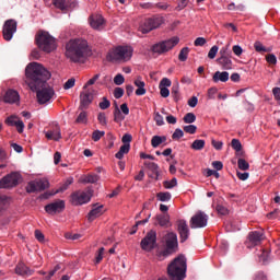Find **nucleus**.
I'll return each instance as SVG.
<instances>
[{"mask_svg":"<svg viewBox=\"0 0 280 280\" xmlns=\"http://www.w3.org/2000/svg\"><path fill=\"white\" fill-rule=\"evenodd\" d=\"M100 80V74H95L92 79H90L85 85L83 86V89H86L88 86H93V84H95L96 81Z\"/></svg>","mask_w":280,"mask_h":280,"instance_id":"obj_55","label":"nucleus"},{"mask_svg":"<svg viewBox=\"0 0 280 280\" xmlns=\"http://www.w3.org/2000/svg\"><path fill=\"white\" fill-rule=\"evenodd\" d=\"M54 5L65 12L69 8V2L67 0H54Z\"/></svg>","mask_w":280,"mask_h":280,"instance_id":"obj_32","label":"nucleus"},{"mask_svg":"<svg viewBox=\"0 0 280 280\" xmlns=\"http://www.w3.org/2000/svg\"><path fill=\"white\" fill-rule=\"evenodd\" d=\"M4 124H7V126H16V124H19V120H16V116H9L4 120Z\"/></svg>","mask_w":280,"mask_h":280,"instance_id":"obj_49","label":"nucleus"},{"mask_svg":"<svg viewBox=\"0 0 280 280\" xmlns=\"http://www.w3.org/2000/svg\"><path fill=\"white\" fill-rule=\"evenodd\" d=\"M156 199L160 200V202H170V200H172V194L170 191L158 192Z\"/></svg>","mask_w":280,"mask_h":280,"instance_id":"obj_31","label":"nucleus"},{"mask_svg":"<svg viewBox=\"0 0 280 280\" xmlns=\"http://www.w3.org/2000/svg\"><path fill=\"white\" fill-rule=\"evenodd\" d=\"M217 212L220 215H228L229 214V209H226V207L222 206V205H218L217 206Z\"/></svg>","mask_w":280,"mask_h":280,"instance_id":"obj_52","label":"nucleus"},{"mask_svg":"<svg viewBox=\"0 0 280 280\" xmlns=\"http://www.w3.org/2000/svg\"><path fill=\"white\" fill-rule=\"evenodd\" d=\"M217 62L226 71L233 69V60H231V57H219Z\"/></svg>","mask_w":280,"mask_h":280,"instance_id":"obj_23","label":"nucleus"},{"mask_svg":"<svg viewBox=\"0 0 280 280\" xmlns=\"http://www.w3.org/2000/svg\"><path fill=\"white\" fill-rule=\"evenodd\" d=\"M206 176H214L215 178H220V173L218 171H213L211 168L206 170Z\"/></svg>","mask_w":280,"mask_h":280,"instance_id":"obj_61","label":"nucleus"},{"mask_svg":"<svg viewBox=\"0 0 280 280\" xmlns=\"http://www.w3.org/2000/svg\"><path fill=\"white\" fill-rule=\"evenodd\" d=\"M46 139L50 141H60L62 133L60 132V126H55L52 129L45 132Z\"/></svg>","mask_w":280,"mask_h":280,"instance_id":"obj_19","label":"nucleus"},{"mask_svg":"<svg viewBox=\"0 0 280 280\" xmlns=\"http://www.w3.org/2000/svg\"><path fill=\"white\" fill-rule=\"evenodd\" d=\"M178 185V179L174 177L172 180H164L163 182V187L164 189H174Z\"/></svg>","mask_w":280,"mask_h":280,"instance_id":"obj_35","label":"nucleus"},{"mask_svg":"<svg viewBox=\"0 0 280 280\" xmlns=\"http://www.w3.org/2000/svg\"><path fill=\"white\" fill-rule=\"evenodd\" d=\"M97 119H98V124H101V126H106L108 124V120L106 119V114L105 113H100L97 115Z\"/></svg>","mask_w":280,"mask_h":280,"instance_id":"obj_50","label":"nucleus"},{"mask_svg":"<svg viewBox=\"0 0 280 280\" xmlns=\"http://www.w3.org/2000/svg\"><path fill=\"white\" fill-rule=\"evenodd\" d=\"M161 25H163V18L161 16L148 18L139 26V32H141L142 34H150L152 30H156L158 27H161Z\"/></svg>","mask_w":280,"mask_h":280,"instance_id":"obj_6","label":"nucleus"},{"mask_svg":"<svg viewBox=\"0 0 280 280\" xmlns=\"http://www.w3.org/2000/svg\"><path fill=\"white\" fill-rule=\"evenodd\" d=\"M114 97L116 100H121V97H124V89L122 88H116L114 90Z\"/></svg>","mask_w":280,"mask_h":280,"instance_id":"obj_53","label":"nucleus"},{"mask_svg":"<svg viewBox=\"0 0 280 280\" xmlns=\"http://www.w3.org/2000/svg\"><path fill=\"white\" fill-rule=\"evenodd\" d=\"M254 280H268V277L264 272L259 271L255 275Z\"/></svg>","mask_w":280,"mask_h":280,"instance_id":"obj_64","label":"nucleus"},{"mask_svg":"<svg viewBox=\"0 0 280 280\" xmlns=\"http://www.w3.org/2000/svg\"><path fill=\"white\" fill-rule=\"evenodd\" d=\"M74 86H75V79H74V78L69 79V80L63 84L65 91H69V89H73Z\"/></svg>","mask_w":280,"mask_h":280,"instance_id":"obj_47","label":"nucleus"},{"mask_svg":"<svg viewBox=\"0 0 280 280\" xmlns=\"http://www.w3.org/2000/svg\"><path fill=\"white\" fill-rule=\"evenodd\" d=\"M140 246L142 250H145L147 253L154 250V248L156 247V231H149L147 235L142 238Z\"/></svg>","mask_w":280,"mask_h":280,"instance_id":"obj_8","label":"nucleus"},{"mask_svg":"<svg viewBox=\"0 0 280 280\" xmlns=\"http://www.w3.org/2000/svg\"><path fill=\"white\" fill-rule=\"evenodd\" d=\"M184 124H194L196 121V114L187 113L183 118Z\"/></svg>","mask_w":280,"mask_h":280,"instance_id":"obj_39","label":"nucleus"},{"mask_svg":"<svg viewBox=\"0 0 280 280\" xmlns=\"http://www.w3.org/2000/svg\"><path fill=\"white\" fill-rule=\"evenodd\" d=\"M272 93H273L275 100H277V102L280 106V88H273Z\"/></svg>","mask_w":280,"mask_h":280,"instance_id":"obj_62","label":"nucleus"},{"mask_svg":"<svg viewBox=\"0 0 280 280\" xmlns=\"http://www.w3.org/2000/svg\"><path fill=\"white\" fill-rule=\"evenodd\" d=\"M161 97H170V89L167 88H159Z\"/></svg>","mask_w":280,"mask_h":280,"instance_id":"obj_63","label":"nucleus"},{"mask_svg":"<svg viewBox=\"0 0 280 280\" xmlns=\"http://www.w3.org/2000/svg\"><path fill=\"white\" fill-rule=\"evenodd\" d=\"M81 105L80 108H86L91 102H93V94L91 92H82L80 95Z\"/></svg>","mask_w":280,"mask_h":280,"instance_id":"obj_24","label":"nucleus"},{"mask_svg":"<svg viewBox=\"0 0 280 280\" xmlns=\"http://www.w3.org/2000/svg\"><path fill=\"white\" fill-rule=\"evenodd\" d=\"M172 95H173V97H174V100H178V97H179V88H178V84H176V85H173V88H172Z\"/></svg>","mask_w":280,"mask_h":280,"instance_id":"obj_60","label":"nucleus"},{"mask_svg":"<svg viewBox=\"0 0 280 280\" xmlns=\"http://www.w3.org/2000/svg\"><path fill=\"white\" fill-rule=\"evenodd\" d=\"M77 124H86V112H81L75 120Z\"/></svg>","mask_w":280,"mask_h":280,"instance_id":"obj_51","label":"nucleus"},{"mask_svg":"<svg viewBox=\"0 0 280 280\" xmlns=\"http://www.w3.org/2000/svg\"><path fill=\"white\" fill-rule=\"evenodd\" d=\"M132 51L130 46H118L109 52V58L116 62H128L132 58Z\"/></svg>","mask_w":280,"mask_h":280,"instance_id":"obj_4","label":"nucleus"},{"mask_svg":"<svg viewBox=\"0 0 280 280\" xmlns=\"http://www.w3.org/2000/svg\"><path fill=\"white\" fill-rule=\"evenodd\" d=\"M36 44L42 51L51 54L56 49V38L49 34V32L42 31L36 36Z\"/></svg>","mask_w":280,"mask_h":280,"instance_id":"obj_3","label":"nucleus"},{"mask_svg":"<svg viewBox=\"0 0 280 280\" xmlns=\"http://www.w3.org/2000/svg\"><path fill=\"white\" fill-rule=\"evenodd\" d=\"M205 140H195L190 148L191 150H202L205 148Z\"/></svg>","mask_w":280,"mask_h":280,"instance_id":"obj_38","label":"nucleus"},{"mask_svg":"<svg viewBox=\"0 0 280 280\" xmlns=\"http://www.w3.org/2000/svg\"><path fill=\"white\" fill-rule=\"evenodd\" d=\"M104 135H106V132L101 130H94L92 133V141H95V142L100 141V139H102Z\"/></svg>","mask_w":280,"mask_h":280,"instance_id":"obj_40","label":"nucleus"},{"mask_svg":"<svg viewBox=\"0 0 280 280\" xmlns=\"http://www.w3.org/2000/svg\"><path fill=\"white\" fill-rule=\"evenodd\" d=\"M104 247H101L97 252L95 264H100L104 259Z\"/></svg>","mask_w":280,"mask_h":280,"instance_id":"obj_54","label":"nucleus"},{"mask_svg":"<svg viewBox=\"0 0 280 280\" xmlns=\"http://www.w3.org/2000/svg\"><path fill=\"white\" fill-rule=\"evenodd\" d=\"M231 145L233 150L236 152V156H244V152L242 151V142L237 139H232Z\"/></svg>","mask_w":280,"mask_h":280,"instance_id":"obj_30","label":"nucleus"},{"mask_svg":"<svg viewBox=\"0 0 280 280\" xmlns=\"http://www.w3.org/2000/svg\"><path fill=\"white\" fill-rule=\"evenodd\" d=\"M188 56H189V47H184L179 51L178 60H180V62H185L187 60Z\"/></svg>","mask_w":280,"mask_h":280,"instance_id":"obj_36","label":"nucleus"},{"mask_svg":"<svg viewBox=\"0 0 280 280\" xmlns=\"http://www.w3.org/2000/svg\"><path fill=\"white\" fill-rule=\"evenodd\" d=\"M209 224V215L202 211H198L190 219V229H205Z\"/></svg>","mask_w":280,"mask_h":280,"instance_id":"obj_9","label":"nucleus"},{"mask_svg":"<svg viewBox=\"0 0 280 280\" xmlns=\"http://www.w3.org/2000/svg\"><path fill=\"white\" fill-rule=\"evenodd\" d=\"M198 130V127L195 125H188L184 127V132H187L188 135H196V131Z\"/></svg>","mask_w":280,"mask_h":280,"instance_id":"obj_46","label":"nucleus"},{"mask_svg":"<svg viewBox=\"0 0 280 280\" xmlns=\"http://www.w3.org/2000/svg\"><path fill=\"white\" fill-rule=\"evenodd\" d=\"M135 86H137L138 89L136 90V95L141 96V95H145L147 91H145V82H143L141 80V78H138L135 81Z\"/></svg>","mask_w":280,"mask_h":280,"instance_id":"obj_26","label":"nucleus"},{"mask_svg":"<svg viewBox=\"0 0 280 280\" xmlns=\"http://www.w3.org/2000/svg\"><path fill=\"white\" fill-rule=\"evenodd\" d=\"M66 56L71 62H84L91 56V47L86 39H71L66 45Z\"/></svg>","mask_w":280,"mask_h":280,"instance_id":"obj_2","label":"nucleus"},{"mask_svg":"<svg viewBox=\"0 0 280 280\" xmlns=\"http://www.w3.org/2000/svg\"><path fill=\"white\" fill-rule=\"evenodd\" d=\"M237 165H238V170H242V172H246L250 170V164H248V162L242 158L237 160Z\"/></svg>","mask_w":280,"mask_h":280,"instance_id":"obj_34","label":"nucleus"},{"mask_svg":"<svg viewBox=\"0 0 280 280\" xmlns=\"http://www.w3.org/2000/svg\"><path fill=\"white\" fill-rule=\"evenodd\" d=\"M166 249L162 252L163 257H167L174 253V248H178V235L174 232H168L165 237Z\"/></svg>","mask_w":280,"mask_h":280,"instance_id":"obj_10","label":"nucleus"},{"mask_svg":"<svg viewBox=\"0 0 280 280\" xmlns=\"http://www.w3.org/2000/svg\"><path fill=\"white\" fill-rule=\"evenodd\" d=\"M132 141V135L130 133H125L121 138V142L124 143V145L129 144Z\"/></svg>","mask_w":280,"mask_h":280,"instance_id":"obj_58","label":"nucleus"},{"mask_svg":"<svg viewBox=\"0 0 280 280\" xmlns=\"http://www.w3.org/2000/svg\"><path fill=\"white\" fill-rule=\"evenodd\" d=\"M144 167H147V170H149L150 172H152L153 176H151V178H159V164L154 163V162H144Z\"/></svg>","mask_w":280,"mask_h":280,"instance_id":"obj_25","label":"nucleus"},{"mask_svg":"<svg viewBox=\"0 0 280 280\" xmlns=\"http://www.w3.org/2000/svg\"><path fill=\"white\" fill-rule=\"evenodd\" d=\"M18 23L15 20H7L2 27V36L4 40L10 42L14 38V34H16Z\"/></svg>","mask_w":280,"mask_h":280,"instance_id":"obj_12","label":"nucleus"},{"mask_svg":"<svg viewBox=\"0 0 280 280\" xmlns=\"http://www.w3.org/2000/svg\"><path fill=\"white\" fill-rule=\"evenodd\" d=\"M19 100H21V96L15 90H8L3 96V102L5 104H16Z\"/></svg>","mask_w":280,"mask_h":280,"instance_id":"obj_18","label":"nucleus"},{"mask_svg":"<svg viewBox=\"0 0 280 280\" xmlns=\"http://www.w3.org/2000/svg\"><path fill=\"white\" fill-rule=\"evenodd\" d=\"M177 231L179 233V240L182 244L189 240V225H187V221L179 220L177 222Z\"/></svg>","mask_w":280,"mask_h":280,"instance_id":"obj_16","label":"nucleus"},{"mask_svg":"<svg viewBox=\"0 0 280 280\" xmlns=\"http://www.w3.org/2000/svg\"><path fill=\"white\" fill-rule=\"evenodd\" d=\"M266 60L269 65H277V56L269 54L266 56Z\"/></svg>","mask_w":280,"mask_h":280,"instance_id":"obj_59","label":"nucleus"},{"mask_svg":"<svg viewBox=\"0 0 280 280\" xmlns=\"http://www.w3.org/2000/svg\"><path fill=\"white\" fill-rule=\"evenodd\" d=\"M15 273L20 277H32L34 275V270L30 269L25 264L19 262L15 267Z\"/></svg>","mask_w":280,"mask_h":280,"instance_id":"obj_20","label":"nucleus"},{"mask_svg":"<svg viewBox=\"0 0 280 280\" xmlns=\"http://www.w3.org/2000/svg\"><path fill=\"white\" fill-rule=\"evenodd\" d=\"M178 43H180V38L175 36L170 39L154 44L151 47V50L153 51V54H159V55L166 54V51H170V49H174V47H176Z\"/></svg>","mask_w":280,"mask_h":280,"instance_id":"obj_5","label":"nucleus"},{"mask_svg":"<svg viewBox=\"0 0 280 280\" xmlns=\"http://www.w3.org/2000/svg\"><path fill=\"white\" fill-rule=\"evenodd\" d=\"M46 213L49 215H56V213H62L65 211V200H56L55 202L45 206Z\"/></svg>","mask_w":280,"mask_h":280,"instance_id":"obj_14","label":"nucleus"},{"mask_svg":"<svg viewBox=\"0 0 280 280\" xmlns=\"http://www.w3.org/2000/svg\"><path fill=\"white\" fill-rule=\"evenodd\" d=\"M154 121L156 126H163L165 124V121L163 120V117L159 114V112H156L154 115Z\"/></svg>","mask_w":280,"mask_h":280,"instance_id":"obj_56","label":"nucleus"},{"mask_svg":"<svg viewBox=\"0 0 280 280\" xmlns=\"http://www.w3.org/2000/svg\"><path fill=\"white\" fill-rule=\"evenodd\" d=\"M45 189H49V180L47 179L32 180L26 186L27 194H36V191H45Z\"/></svg>","mask_w":280,"mask_h":280,"instance_id":"obj_13","label":"nucleus"},{"mask_svg":"<svg viewBox=\"0 0 280 280\" xmlns=\"http://www.w3.org/2000/svg\"><path fill=\"white\" fill-rule=\"evenodd\" d=\"M185 137V132L182 129H175L174 133L172 135V139L174 141H178V139H183Z\"/></svg>","mask_w":280,"mask_h":280,"instance_id":"obj_41","label":"nucleus"},{"mask_svg":"<svg viewBox=\"0 0 280 280\" xmlns=\"http://www.w3.org/2000/svg\"><path fill=\"white\" fill-rule=\"evenodd\" d=\"M104 214V206H97V203L93 205V209L88 214L89 222H93V220L100 218V215Z\"/></svg>","mask_w":280,"mask_h":280,"instance_id":"obj_21","label":"nucleus"},{"mask_svg":"<svg viewBox=\"0 0 280 280\" xmlns=\"http://www.w3.org/2000/svg\"><path fill=\"white\" fill-rule=\"evenodd\" d=\"M124 82H126V79L122 77L121 73H118L115 75L114 84H116V86H121V84H124Z\"/></svg>","mask_w":280,"mask_h":280,"instance_id":"obj_43","label":"nucleus"},{"mask_svg":"<svg viewBox=\"0 0 280 280\" xmlns=\"http://www.w3.org/2000/svg\"><path fill=\"white\" fill-rule=\"evenodd\" d=\"M254 48L256 51H258V54H268V51H270V49L266 48L261 42H255Z\"/></svg>","mask_w":280,"mask_h":280,"instance_id":"obj_37","label":"nucleus"},{"mask_svg":"<svg viewBox=\"0 0 280 280\" xmlns=\"http://www.w3.org/2000/svg\"><path fill=\"white\" fill-rule=\"evenodd\" d=\"M81 183L84 184H95L97 183V180H100V175L97 174H89V175H84L83 177H81Z\"/></svg>","mask_w":280,"mask_h":280,"instance_id":"obj_28","label":"nucleus"},{"mask_svg":"<svg viewBox=\"0 0 280 280\" xmlns=\"http://www.w3.org/2000/svg\"><path fill=\"white\" fill-rule=\"evenodd\" d=\"M155 220H156L159 226H162L163 229H170V226H172V223L170 222L168 213L158 214L155 217Z\"/></svg>","mask_w":280,"mask_h":280,"instance_id":"obj_22","label":"nucleus"},{"mask_svg":"<svg viewBox=\"0 0 280 280\" xmlns=\"http://www.w3.org/2000/svg\"><path fill=\"white\" fill-rule=\"evenodd\" d=\"M268 257H270V253L266 249H262L261 254L259 255V261L262 264H268Z\"/></svg>","mask_w":280,"mask_h":280,"instance_id":"obj_42","label":"nucleus"},{"mask_svg":"<svg viewBox=\"0 0 280 280\" xmlns=\"http://www.w3.org/2000/svg\"><path fill=\"white\" fill-rule=\"evenodd\" d=\"M166 86H172V80H170L167 78H163L160 81L159 88H165L166 89Z\"/></svg>","mask_w":280,"mask_h":280,"instance_id":"obj_57","label":"nucleus"},{"mask_svg":"<svg viewBox=\"0 0 280 280\" xmlns=\"http://www.w3.org/2000/svg\"><path fill=\"white\" fill-rule=\"evenodd\" d=\"M89 21L93 30H98V31L104 30V25L106 23V21L104 20V16L100 14H92Z\"/></svg>","mask_w":280,"mask_h":280,"instance_id":"obj_17","label":"nucleus"},{"mask_svg":"<svg viewBox=\"0 0 280 280\" xmlns=\"http://www.w3.org/2000/svg\"><path fill=\"white\" fill-rule=\"evenodd\" d=\"M262 240H264V233L257 232V231L250 232L248 234V241L246 242V246L247 248L259 246Z\"/></svg>","mask_w":280,"mask_h":280,"instance_id":"obj_15","label":"nucleus"},{"mask_svg":"<svg viewBox=\"0 0 280 280\" xmlns=\"http://www.w3.org/2000/svg\"><path fill=\"white\" fill-rule=\"evenodd\" d=\"M101 110H106L107 108H110V101L108 98L103 97V101L98 104Z\"/></svg>","mask_w":280,"mask_h":280,"instance_id":"obj_45","label":"nucleus"},{"mask_svg":"<svg viewBox=\"0 0 280 280\" xmlns=\"http://www.w3.org/2000/svg\"><path fill=\"white\" fill-rule=\"evenodd\" d=\"M20 180H21V174H19L18 172H13L4 176L0 180V187L1 189H12V187H16V185H19Z\"/></svg>","mask_w":280,"mask_h":280,"instance_id":"obj_11","label":"nucleus"},{"mask_svg":"<svg viewBox=\"0 0 280 280\" xmlns=\"http://www.w3.org/2000/svg\"><path fill=\"white\" fill-rule=\"evenodd\" d=\"M93 196V190L88 189L86 191L78 190L71 195V203L74 207L80 205H86V202H91V198Z\"/></svg>","mask_w":280,"mask_h":280,"instance_id":"obj_7","label":"nucleus"},{"mask_svg":"<svg viewBox=\"0 0 280 280\" xmlns=\"http://www.w3.org/2000/svg\"><path fill=\"white\" fill-rule=\"evenodd\" d=\"M167 141V137L165 136H153L151 139V145L152 148H159L161 143H165Z\"/></svg>","mask_w":280,"mask_h":280,"instance_id":"obj_29","label":"nucleus"},{"mask_svg":"<svg viewBox=\"0 0 280 280\" xmlns=\"http://www.w3.org/2000/svg\"><path fill=\"white\" fill-rule=\"evenodd\" d=\"M220 47L218 46H212L208 52V58H210V60H213V58H215V56H218V51H219Z\"/></svg>","mask_w":280,"mask_h":280,"instance_id":"obj_44","label":"nucleus"},{"mask_svg":"<svg viewBox=\"0 0 280 280\" xmlns=\"http://www.w3.org/2000/svg\"><path fill=\"white\" fill-rule=\"evenodd\" d=\"M195 47H205L207 39L205 37H197L194 42Z\"/></svg>","mask_w":280,"mask_h":280,"instance_id":"obj_48","label":"nucleus"},{"mask_svg":"<svg viewBox=\"0 0 280 280\" xmlns=\"http://www.w3.org/2000/svg\"><path fill=\"white\" fill-rule=\"evenodd\" d=\"M124 119H126V117L121 114V109H119V107L116 105L114 109V121L119 124V121H124Z\"/></svg>","mask_w":280,"mask_h":280,"instance_id":"obj_33","label":"nucleus"},{"mask_svg":"<svg viewBox=\"0 0 280 280\" xmlns=\"http://www.w3.org/2000/svg\"><path fill=\"white\" fill-rule=\"evenodd\" d=\"M213 82H229V72L217 71L212 77Z\"/></svg>","mask_w":280,"mask_h":280,"instance_id":"obj_27","label":"nucleus"},{"mask_svg":"<svg viewBox=\"0 0 280 280\" xmlns=\"http://www.w3.org/2000/svg\"><path fill=\"white\" fill-rule=\"evenodd\" d=\"M26 83L31 91H35L38 104H47L56 95L54 88L47 83L51 79V72L38 62H31L25 69Z\"/></svg>","mask_w":280,"mask_h":280,"instance_id":"obj_1","label":"nucleus"}]
</instances>
